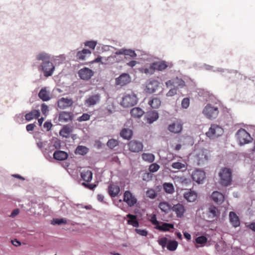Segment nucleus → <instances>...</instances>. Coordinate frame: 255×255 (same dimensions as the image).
I'll return each instance as SVG.
<instances>
[{
  "label": "nucleus",
  "instance_id": "f257e3e1",
  "mask_svg": "<svg viewBox=\"0 0 255 255\" xmlns=\"http://www.w3.org/2000/svg\"><path fill=\"white\" fill-rule=\"evenodd\" d=\"M219 176L220 177V184L223 186H228L231 184L232 179V170L230 168L226 167L223 168L221 169Z\"/></svg>",
  "mask_w": 255,
  "mask_h": 255
},
{
  "label": "nucleus",
  "instance_id": "f03ea898",
  "mask_svg": "<svg viewBox=\"0 0 255 255\" xmlns=\"http://www.w3.org/2000/svg\"><path fill=\"white\" fill-rule=\"evenodd\" d=\"M137 103V98L136 95L133 92L129 94H125L121 102L122 106L128 108L133 106Z\"/></svg>",
  "mask_w": 255,
  "mask_h": 255
},
{
  "label": "nucleus",
  "instance_id": "7ed1b4c3",
  "mask_svg": "<svg viewBox=\"0 0 255 255\" xmlns=\"http://www.w3.org/2000/svg\"><path fill=\"white\" fill-rule=\"evenodd\" d=\"M218 108L211 104H207L203 110V114L208 119L213 120L216 119L219 114Z\"/></svg>",
  "mask_w": 255,
  "mask_h": 255
},
{
  "label": "nucleus",
  "instance_id": "20e7f679",
  "mask_svg": "<svg viewBox=\"0 0 255 255\" xmlns=\"http://www.w3.org/2000/svg\"><path fill=\"white\" fill-rule=\"evenodd\" d=\"M236 135L241 145L249 143L253 140L251 135L244 128L239 129Z\"/></svg>",
  "mask_w": 255,
  "mask_h": 255
},
{
  "label": "nucleus",
  "instance_id": "39448f33",
  "mask_svg": "<svg viewBox=\"0 0 255 255\" xmlns=\"http://www.w3.org/2000/svg\"><path fill=\"white\" fill-rule=\"evenodd\" d=\"M224 132L223 129L219 126L216 124L211 125L206 135L210 138H215L221 135Z\"/></svg>",
  "mask_w": 255,
  "mask_h": 255
},
{
  "label": "nucleus",
  "instance_id": "423d86ee",
  "mask_svg": "<svg viewBox=\"0 0 255 255\" xmlns=\"http://www.w3.org/2000/svg\"><path fill=\"white\" fill-rule=\"evenodd\" d=\"M39 68L43 72L45 77L51 76L55 70V67L50 60L47 62H42Z\"/></svg>",
  "mask_w": 255,
  "mask_h": 255
},
{
  "label": "nucleus",
  "instance_id": "0eeeda50",
  "mask_svg": "<svg viewBox=\"0 0 255 255\" xmlns=\"http://www.w3.org/2000/svg\"><path fill=\"white\" fill-rule=\"evenodd\" d=\"M128 150L132 152H139L143 149L142 143L140 141L132 140L128 144Z\"/></svg>",
  "mask_w": 255,
  "mask_h": 255
},
{
  "label": "nucleus",
  "instance_id": "6e6552de",
  "mask_svg": "<svg viewBox=\"0 0 255 255\" xmlns=\"http://www.w3.org/2000/svg\"><path fill=\"white\" fill-rule=\"evenodd\" d=\"M101 100V95L100 94H96L89 96L85 101V105L88 107H90L94 106L98 104Z\"/></svg>",
  "mask_w": 255,
  "mask_h": 255
},
{
  "label": "nucleus",
  "instance_id": "1a4fd4ad",
  "mask_svg": "<svg viewBox=\"0 0 255 255\" xmlns=\"http://www.w3.org/2000/svg\"><path fill=\"white\" fill-rule=\"evenodd\" d=\"M74 103L72 98L62 97L57 102L58 107L61 109H66L71 107Z\"/></svg>",
  "mask_w": 255,
  "mask_h": 255
},
{
  "label": "nucleus",
  "instance_id": "9d476101",
  "mask_svg": "<svg viewBox=\"0 0 255 255\" xmlns=\"http://www.w3.org/2000/svg\"><path fill=\"white\" fill-rule=\"evenodd\" d=\"M206 175L204 171L200 170H195L192 174V178L193 181L198 183H201L205 179Z\"/></svg>",
  "mask_w": 255,
  "mask_h": 255
},
{
  "label": "nucleus",
  "instance_id": "9b49d317",
  "mask_svg": "<svg viewBox=\"0 0 255 255\" xmlns=\"http://www.w3.org/2000/svg\"><path fill=\"white\" fill-rule=\"evenodd\" d=\"M124 201L129 206L132 207L136 204L137 199L129 191H126L124 193Z\"/></svg>",
  "mask_w": 255,
  "mask_h": 255
},
{
  "label": "nucleus",
  "instance_id": "f8f14e48",
  "mask_svg": "<svg viewBox=\"0 0 255 255\" xmlns=\"http://www.w3.org/2000/svg\"><path fill=\"white\" fill-rule=\"evenodd\" d=\"M93 74V71L91 69L86 67L82 68L78 71L79 76L81 79L85 80L90 79Z\"/></svg>",
  "mask_w": 255,
  "mask_h": 255
},
{
  "label": "nucleus",
  "instance_id": "ddd939ff",
  "mask_svg": "<svg viewBox=\"0 0 255 255\" xmlns=\"http://www.w3.org/2000/svg\"><path fill=\"white\" fill-rule=\"evenodd\" d=\"M159 83L158 81L152 79L150 80L146 84V91L151 94L154 93L158 88Z\"/></svg>",
  "mask_w": 255,
  "mask_h": 255
},
{
  "label": "nucleus",
  "instance_id": "4468645a",
  "mask_svg": "<svg viewBox=\"0 0 255 255\" xmlns=\"http://www.w3.org/2000/svg\"><path fill=\"white\" fill-rule=\"evenodd\" d=\"M130 77L127 73H123L116 79V84L121 86H125L130 82Z\"/></svg>",
  "mask_w": 255,
  "mask_h": 255
},
{
  "label": "nucleus",
  "instance_id": "2eb2a0df",
  "mask_svg": "<svg viewBox=\"0 0 255 255\" xmlns=\"http://www.w3.org/2000/svg\"><path fill=\"white\" fill-rule=\"evenodd\" d=\"M196 158L198 164H203L204 162L208 159V151L206 149H201L196 154Z\"/></svg>",
  "mask_w": 255,
  "mask_h": 255
},
{
  "label": "nucleus",
  "instance_id": "dca6fc26",
  "mask_svg": "<svg viewBox=\"0 0 255 255\" xmlns=\"http://www.w3.org/2000/svg\"><path fill=\"white\" fill-rule=\"evenodd\" d=\"M183 128L182 124L181 122L176 121L173 123L170 124L168 127V130L174 133H180Z\"/></svg>",
  "mask_w": 255,
  "mask_h": 255
},
{
  "label": "nucleus",
  "instance_id": "f3484780",
  "mask_svg": "<svg viewBox=\"0 0 255 255\" xmlns=\"http://www.w3.org/2000/svg\"><path fill=\"white\" fill-rule=\"evenodd\" d=\"M207 215L209 220L214 221L219 216L220 211L216 207L212 205L208 209Z\"/></svg>",
  "mask_w": 255,
  "mask_h": 255
},
{
  "label": "nucleus",
  "instance_id": "a211bd4d",
  "mask_svg": "<svg viewBox=\"0 0 255 255\" xmlns=\"http://www.w3.org/2000/svg\"><path fill=\"white\" fill-rule=\"evenodd\" d=\"M120 192V187L114 183H111L108 187V193L111 197H116Z\"/></svg>",
  "mask_w": 255,
  "mask_h": 255
},
{
  "label": "nucleus",
  "instance_id": "6ab92c4d",
  "mask_svg": "<svg viewBox=\"0 0 255 255\" xmlns=\"http://www.w3.org/2000/svg\"><path fill=\"white\" fill-rule=\"evenodd\" d=\"M58 120L61 122H68L72 120V114L65 111L61 112L59 114Z\"/></svg>",
  "mask_w": 255,
  "mask_h": 255
},
{
  "label": "nucleus",
  "instance_id": "aec40b11",
  "mask_svg": "<svg viewBox=\"0 0 255 255\" xmlns=\"http://www.w3.org/2000/svg\"><path fill=\"white\" fill-rule=\"evenodd\" d=\"M184 198L190 202H194L197 198V193L191 190H188L183 194Z\"/></svg>",
  "mask_w": 255,
  "mask_h": 255
},
{
  "label": "nucleus",
  "instance_id": "412c9836",
  "mask_svg": "<svg viewBox=\"0 0 255 255\" xmlns=\"http://www.w3.org/2000/svg\"><path fill=\"white\" fill-rule=\"evenodd\" d=\"M212 199L216 203L221 204L224 200V195L220 192L214 191L211 195Z\"/></svg>",
  "mask_w": 255,
  "mask_h": 255
},
{
  "label": "nucleus",
  "instance_id": "4be33fe9",
  "mask_svg": "<svg viewBox=\"0 0 255 255\" xmlns=\"http://www.w3.org/2000/svg\"><path fill=\"white\" fill-rule=\"evenodd\" d=\"M229 219L231 224L234 227L237 228L240 225V221L239 218L235 212H230Z\"/></svg>",
  "mask_w": 255,
  "mask_h": 255
},
{
  "label": "nucleus",
  "instance_id": "5701e85b",
  "mask_svg": "<svg viewBox=\"0 0 255 255\" xmlns=\"http://www.w3.org/2000/svg\"><path fill=\"white\" fill-rule=\"evenodd\" d=\"M172 210L175 213L177 217L181 218L185 212V208L182 204L178 203L173 206Z\"/></svg>",
  "mask_w": 255,
  "mask_h": 255
},
{
  "label": "nucleus",
  "instance_id": "b1692460",
  "mask_svg": "<svg viewBox=\"0 0 255 255\" xmlns=\"http://www.w3.org/2000/svg\"><path fill=\"white\" fill-rule=\"evenodd\" d=\"M165 84L167 87L170 86H173L174 87H177L178 86L183 87L185 85V83L183 80L177 78L174 80H168Z\"/></svg>",
  "mask_w": 255,
  "mask_h": 255
},
{
  "label": "nucleus",
  "instance_id": "393cba45",
  "mask_svg": "<svg viewBox=\"0 0 255 255\" xmlns=\"http://www.w3.org/2000/svg\"><path fill=\"white\" fill-rule=\"evenodd\" d=\"M91 54V51L87 49H83L79 51L76 54L77 59L79 60H84Z\"/></svg>",
  "mask_w": 255,
  "mask_h": 255
},
{
  "label": "nucleus",
  "instance_id": "a878e982",
  "mask_svg": "<svg viewBox=\"0 0 255 255\" xmlns=\"http://www.w3.org/2000/svg\"><path fill=\"white\" fill-rule=\"evenodd\" d=\"M152 67L153 68L154 71H163L167 67L168 65L165 61H158L152 63Z\"/></svg>",
  "mask_w": 255,
  "mask_h": 255
},
{
  "label": "nucleus",
  "instance_id": "bb28decb",
  "mask_svg": "<svg viewBox=\"0 0 255 255\" xmlns=\"http://www.w3.org/2000/svg\"><path fill=\"white\" fill-rule=\"evenodd\" d=\"M82 179L87 182H90L93 178V173L89 170H84L81 173Z\"/></svg>",
  "mask_w": 255,
  "mask_h": 255
},
{
  "label": "nucleus",
  "instance_id": "cd10ccee",
  "mask_svg": "<svg viewBox=\"0 0 255 255\" xmlns=\"http://www.w3.org/2000/svg\"><path fill=\"white\" fill-rule=\"evenodd\" d=\"M40 113L38 110H33L25 115V120L30 121L34 119H37L40 116Z\"/></svg>",
  "mask_w": 255,
  "mask_h": 255
},
{
  "label": "nucleus",
  "instance_id": "c85d7f7f",
  "mask_svg": "<svg viewBox=\"0 0 255 255\" xmlns=\"http://www.w3.org/2000/svg\"><path fill=\"white\" fill-rule=\"evenodd\" d=\"M53 157L58 160H64L68 157V154L63 151L57 150L54 152Z\"/></svg>",
  "mask_w": 255,
  "mask_h": 255
},
{
  "label": "nucleus",
  "instance_id": "c756f323",
  "mask_svg": "<svg viewBox=\"0 0 255 255\" xmlns=\"http://www.w3.org/2000/svg\"><path fill=\"white\" fill-rule=\"evenodd\" d=\"M144 111L139 107H135L132 108L130 112L132 117L134 118H139L144 114Z\"/></svg>",
  "mask_w": 255,
  "mask_h": 255
},
{
  "label": "nucleus",
  "instance_id": "7c9ffc66",
  "mask_svg": "<svg viewBox=\"0 0 255 255\" xmlns=\"http://www.w3.org/2000/svg\"><path fill=\"white\" fill-rule=\"evenodd\" d=\"M155 228L159 231L163 232L170 231L171 229L174 228V225L170 223H162V225L159 224Z\"/></svg>",
  "mask_w": 255,
  "mask_h": 255
},
{
  "label": "nucleus",
  "instance_id": "2f4dec72",
  "mask_svg": "<svg viewBox=\"0 0 255 255\" xmlns=\"http://www.w3.org/2000/svg\"><path fill=\"white\" fill-rule=\"evenodd\" d=\"M127 217L128 218V224L133 226L134 227H137L139 223L137 220L136 216L134 215L128 214L127 215Z\"/></svg>",
  "mask_w": 255,
  "mask_h": 255
},
{
  "label": "nucleus",
  "instance_id": "473e14b6",
  "mask_svg": "<svg viewBox=\"0 0 255 255\" xmlns=\"http://www.w3.org/2000/svg\"><path fill=\"white\" fill-rule=\"evenodd\" d=\"M158 118V114L156 111L149 112L147 115V121L149 124H151Z\"/></svg>",
  "mask_w": 255,
  "mask_h": 255
},
{
  "label": "nucleus",
  "instance_id": "72a5a7b5",
  "mask_svg": "<svg viewBox=\"0 0 255 255\" xmlns=\"http://www.w3.org/2000/svg\"><path fill=\"white\" fill-rule=\"evenodd\" d=\"M72 132V128L68 126H64L60 130V134L63 137H68Z\"/></svg>",
  "mask_w": 255,
  "mask_h": 255
},
{
  "label": "nucleus",
  "instance_id": "f704fd0d",
  "mask_svg": "<svg viewBox=\"0 0 255 255\" xmlns=\"http://www.w3.org/2000/svg\"><path fill=\"white\" fill-rule=\"evenodd\" d=\"M148 104L153 109H157L161 104L160 100L156 97L153 98L151 100L149 101Z\"/></svg>",
  "mask_w": 255,
  "mask_h": 255
},
{
  "label": "nucleus",
  "instance_id": "c9c22d12",
  "mask_svg": "<svg viewBox=\"0 0 255 255\" xmlns=\"http://www.w3.org/2000/svg\"><path fill=\"white\" fill-rule=\"evenodd\" d=\"M121 135L125 139H129L132 135V131L128 128H124L121 132Z\"/></svg>",
  "mask_w": 255,
  "mask_h": 255
},
{
  "label": "nucleus",
  "instance_id": "e433bc0d",
  "mask_svg": "<svg viewBox=\"0 0 255 255\" xmlns=\"http://www.w3.org/2000/svg\"><path fill=\"white\" fill-rule=\"evenodd\" d=\"M36 58L38 61H42V62H47L50 60V56L46 53L40 52L36 55Z\"/></svg>",
  "mask_w": 255,
  "mask_h": 255
},
{
  "label": "nucleus",
  "instance_id": "4c0bfd02",
  "mask_svg": "<svg viewBox=\"0 0 255 255\" xmlns=\"http://www.w3.org/2000/svg\"><path fill=\"white\" fill-rule=\"evenodd\" d=\"M38 96L43 101H48L50 99L48 93L45 88H42L40 91Z\"/></svg>",
  "mask_w": 255,
  "mask_h": 255
},
{
  "label": "nucleus",
  "instance_id": "58836bf2",
  "mask_svg": "<svg viewBox=\"0 0 255 255\" xmlns=\"http://www.w3.org/2000/svg\"><path fill=\"white\" fill-rule=\"evenodd\" d=\"M178 242L176 241L170 240L167 244V248L169 251H174L176 250L178 246Z\"/></svg>",
  "mask_w": 255,
  "mask_h": 255
},
{
  "label": "nucleus",
  "instance_id": "ea45409f",
  "mask_svg": "<svg viewBox=\"0 0 255 255\" xmlns=\"http://www.w3.org/2000/svg\"><path fill=\"white\" fill-rule=\"evenodd\" d=\"M88 150L89 149L85 146L79 145L76 149L75 153L84 155L88 152Z\"/></svg>",
  "mask_w": 255,
  "mask_h": 255
},
{
  "label": "nucleus",
  "instance_id": "a19ab883",
  "mask_svg": "<svg viewBox=\"0 0 255 255\" xmlns=\"http://www.w3.org/2000/svg\"><path fill=\"white\" fill-rule=\"evenodd\" d=\"M141 156L143 160L148 162H152L155 158L154 155L152 153H143Z\"/></svg>",
  "mask_w": 255,
  "mask_h": 255
},
{
  "label": "nucleus",
  "instance_id": "79ce46f5",
  "mask_svg": "<svg viewBox=\"0 0 255 255\" xmlns=\"http://www.w3.org/2000/svg\"><path fill=\"white\" fill-rule=\"evenodd\" d=\"M158 207L162 211L165 213L168 212L170 208V206L169 205V204L166 202L160 203L158 205Z\"/></svg>",
  "mask_w": 255,
  "mask_h": 255
},
{
  "label": "nucleus",
  "instance_id": "37998d69",
  "mask_svg": "<svg viewBox=\"0 0 255 255\" xmlns=\"http://www.w3.org/2000/svg\"><path fill=\"white\" fill-rule=\"evenodd\" d=\"M163 188L165 192L168 193H172L174 191L173 186L171 183H164L163 184Z\"/></svg>",
  "mask_w": 255,
  "mask_h": 255
},
{
  "label": "nucleus",
  "instance_id": "c03bdc74",
  "mask_svg": "<svg viewBox=\"0 0 255 255\" xmlns=\"http://www.w3.org/2000/svg\"><path fill=\"white\" fill-rule=\"evenodd\" d=\"M116 54H124L126 55H129L131 57H135L136 56V54L135 53V52L131 50H125L123 52L120 51L119 53L116 52Z\"/></svg>",
  "mask_w": 255,
  "mask_h": 255
},
{
  "label": "nucleus",
  "instance_id": "a18cd8bd",
  "mask_svg": "<svg viewBox=\"0 0 255 255\" xmlns=\"http://www.w3.org/2000/svg\"><path fill=\"white\" fill-rule=\"evenodd\" d=\"M119 144V142L117 140L114 139H109L107 142V146L110 148L112 149L117 146Z\"/></svg>",
  "mask_w": 255,
  "mask_h": 255
},
{
  "label": "nucleus",
  "instance_id": "49530a36",
  "mask_svg": "<svg viewBox=\"0 0 255 255\" xmlns=\"http://www.w3.org/2000/svg\"><path fill=\"white\" fill-rule=\"evenodd\" d=\"M146 196L150 199H154L156 197V193L154 189H150L146 192Z\"/></svg>",
  "mask_w": 255,
  "mask_h": 255
},
{
  "label": "nucleus",
  "instance_id": "de8ad7c7",
  "mask_svg": "<svg viewBox=\"0 0 255 255\" xmlns=\"http://www.w3.org/2000/svg\"><path fill=\"white\" fill-rule=\"evenodd\" d=\"M171 167L174 169H181L182 168H185V165L184 163L179 162H173L172 164Z\"/></svg>",
  "mask_w": 255,
  "mask_h": 255
},
{
  "label": "nucleus",
  "instance_id": "09e8293b",
  "mask_svg": "<svg viewBox=\"0 0 255 255\" xmlns=\"http://www.w3.org/2000/svg\"><path fill=\"white\" fill-rule=\"evenodd\" d=\"M142 73L146 74H152L154 72L153 68L152 67V64L148 68H143L141 70Z\"/></svg>",
  "mask_w": 255,
  "mask_h": 255
},
{
  "label": "nucleus",
  "instance_id": "8fccbe9b",
  "mask_svg": "<svg viewBox=\"0 0 255 255\" xmlns=\"http://www.w3.org/2000/svg\"><path fill=\"white\" fill-rule=\"evenodd\" d=\"M196 243L198 244H203L207 242V239L204 236H199L195 239Z\"/></svg>",
  "mask_w": 255,
  "mask_h": 255
},
{
  "label": "nucleus",
  "instance_id": "3c124183",
  "mask_svg": "<svg viewBox=\"0 0 255 255\" xmlns=\"http://www.w3.org/2000/svg\"><path fill=\"white\" fill-rule=\"evenodd\" d=\"M179 182L182 185H188L191 183V180L189 178L184 177H181L179 178Z\"/></svg>",
  "mask_w": 255,
  "mask_h": 255
},
{
  "label": "nucleus",
  "instance_id": "603ef678",
  "mask_svg": "<svg viewBox=\"0 0 255 255\" xmlns=\"http://www.w3.org/2000/svg\"><path fill=\"white\" fill-rule=\"evenodd\" d=\"M159 165L157 163L151 164L149 167V170L150 172H155L159 169Z\"/></svg>",
  "mask_w": 255,
  "mask_h": 255
},
{
  "label": "nucleus",
  "instance_id": "864d4df0",
  "mask_svg": "<svg viewBox=\"0 0 255 255\" xmlns=\"http://www.w3.org/2000/svg\"><path fill=\"white\" fill-rule=\"evenodd\" d=\"M158 243L164 249L167 244V239L165 237L161 238L158 240Z\"/></svg>",
  "mask_w": 255,
  "mask_h": 255
},
{
  "label": "nucleus",
  "instance_id": "5fc2aeb1",
  "mask_svg": "<svg viewBox=\"0 0 255 255\" xmlns=\"http://www.w3.org/2000/svg\"><path fill=\"white\" fill-rule=\"evenodd\" d=\"M97 45V42L95 41H88L85 42V45L89 48L94 49Z\"/></svg>",
  "mask_w": 255,
  "mask_h": 255
},
{
  "label": "nucleus",
  "instance_id": "6e6d98bb",
  "mask_svg": "<svg viewBox=\"0 0 255 255\" xmlns=\"http://www.w3.org/2000/svg\"><path fill=\"white\" fill-rule=\"evenodd\" d=\"M189 103H190L189 99L188 98H185L182 100V103H181V106H182V108L187 109L189 106Z\"/></svg>",
  "mask_w": 255,
  "mask_h": 255
},
{
  "label": "nucleus",
  "instance_id": "4d7b16f0",
  "mask_svg": "<svg viewBox=\"0 0 255 255\" xmlns=\"http://www.w3.org/2000/svg\"><path fill=\"white\" fill-rule=\"evenodd\" d=\"M90 118V115L87 113H84L78 118V120L79 122L86 121L89 120Z\"/></svg>",
  "mask_w": 255,
  "mask_h": 255
},
{
  "label": "nucleus",
  "instance_id": "13d9d810",
  "mask_svg": "<svg viewBox=\"0 0 255 255\" xmlns=\"http://www.w3.org/2000/svg\"><path fill=\"white\" fill-rule=\"evenodd\" d=\"M105 113L108 114H110L113 112L114 111V106L113 104L109 105L107 106L105 109Z\"/></svg>",
  "mask_w": 255,
  "mask_h": 255
},
{
  "label": "nucleus",
  "instance_id": "bf43d9fd",
  "mask_svg": "<svg viewBox=\"0 0 255 255\" xmlns=\"http://www.w3.org/2000/svg\"><path fill=\"white\" fill-rule=\"evenodd\" d=\"M177 92V87H174L171 89L166 94L167 97H172L175 95Z\"/></svg>",
  "mask_w": 255,
  "mask_h": 255
},
{
  "label": "nucleus",
  "instance_id": "052dcab7",
  "mask_svg": "<svg viewBox=\"0 0 255 255\" xmlns=\"http://www.w3.org/2000/svg\"><path fill=\"white\" fill-rule=\"evenodd\" d=\"M150 222L153 225H155L156 227H157L159 224V222L156 220V215L155 214L152 215L150 219Z\"/></svg>",
  "mask_w": 255,
  "mask_h": 255
},
{
  "label": "nucleus",
  "instance_id": "680f3d73",
  "mask_svg": "<svg viewBox=\"0 0 255 255\" xmlns=\"http://www.w3.org/2000/svg\"><path fill=\"white\" fill-rule=\"evenodd\" d=\"M54 224L61 225L62 224H66V220L63 219H55L53 220Z\"/></svg>",
  "mask_w": 255,
  "mask_h": 255
},
{
  "label": "nucleus",
  "instance_id": "e2e57ef3",
  "mask_svg": "<svg viewBox=\"0 0 255 255\" xmlns=\"http://www.w3.org/2000/svg\"><path fill=\"white\" fill-rule=\"evenodd\" d=\"M152 178V174L150 173H145L143 175L142 179L143 180L149 181Z\"/></svg>",
  "mask_w": 255,
  "mask_h": 255
},
{
  "label": "nucleus",
  "instance_id": "0e129e2a",
  "mask_svg": "<svg viewBox=\"0 0 255 255\" xmlns=\"http://www.w3.org/2000/svg\"><path fill=\"white\" fill-rule=\"evenodd\" d=\"M82 185L85 187L91 190H93L97 186L96 184H89L86 183H83Z\"/></svg>",
  "mask_w": 255,
  "mask_h": 255
},
{
  "label": "nucleus",
  "instance_id": "69168bd1",
  "mask_svg": "<svg viewBox=\"0 0 255 255\" xmlns=\"http://www.w3.org/2000/svg\"><path fill=\"white\" fill-rule=\"evenodd\" d=\"M136 232L137 234L142 236H146L147 235V232L145 230L136 229Z\"/></svg>",
  "mask_w": 255,
  "mask_h": 255
},
{
  "label": "nucleus",
  "instance_id": "338daca9",
  "mask_svg": "<svg viewBox=\"0 0 255 255\" xmlns=\"http://www.w3.org/2000/svg\"><path fill=\"white\" fill-rule=\"evenodd\" d=\"M41 111L43 114L45 115L48 111V108L45 104L41 105Z\"/></svg>",
  "mask_w": 255,
  "mask_h": 255
},
{
  "label": "nucleus",
  "instance_id": "774afa93",
  "mask_svg": "<svg viewBox=\"0 0 255 255\" xmlns=\"http://www.w3.org/2000/svg\"><path fill=\"white\" fill-rule=\"evenodd\" d=\"M35 125L34 124H28L26 126V128L27 131H31L34 130Z\"/></svg>",
  "mask_w": 255,
  "mask_h": 255
}]
</instances>
